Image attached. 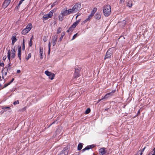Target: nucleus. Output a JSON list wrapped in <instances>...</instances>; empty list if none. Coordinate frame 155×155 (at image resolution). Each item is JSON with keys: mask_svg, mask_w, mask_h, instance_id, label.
<instances>
[{"mask_svg": "<svg viewBox=\"0 0 155 155\" xmlns=\"http://www.w3.org/2000/svg\"><path fill=\"white\" fill-rule=\"evenodd\" d=\"M111 12V7L110 5H107L104 6L103 13L105 16L108 17L110 14Z\"/></svg>", "mask_w": 155, "mask_h": 155, "instance_id": "nucleus-1", "label": "nucleus"}, {"mask_svg": "<svg viewBox=\"0 0 155 155\" xmlns=\"http://www.w3.org/2000/svg\"><path fill=\"white\" fill-rule=\"evenodd\" d=\"M81 8V3H76L72 7V9H70L72 13H75L78 11Z\"/></svg>", "mask_w": 155, "mask_h": 155, "instance_id": "nucleus-2", "label": "nucleus"}, {"mask_svg": "<svg viewBox=\"0 0 155 155\" xmlns=\"http://www.w3.org/2000/svg\"><path fill=\"white\" fill-rule=\"evenodd\" d=\"M32 28L31 24L29 23L27 25L26 27L25 28L21 31V33L23 35H26L28 33Z\"/></svg>", "mask_w": 155, "mask_h": 155, "instance_id": "nucleus-3", "label": "nucleus"}, {"mask_svg": "<svg viewBox=\"0 0 155 155\" xmlns=\"http://www.w3.org/2000/svg\"><path fill=\"white\" fill-rule=\"evenodd\" d=\"M15 47L12 48L10 51V55L12 54L11 57L12 58H14L15 56V53L16 52V49H15Z\"/></svg>", "mask_w": 155, "mask_h": 155, "instance_id": "nucleus-4", "label": "nucleus"}, {"mask_svg": "<svg viewBox=\"0 0 155 155\" xmlns=\"http://www.w3.org/2000/svg\"><path fill=\"white\" fill-rule=\"evenodd\" d=\"M72 12L70 9H69L68 10H66L63 11L61 13V14L62 16H65L69 14H72Z\"/></svg>", "mask_w": 155, "mask_h": 155, "instance_id": "nucleus-5", "label": "nucleus"}, {"mask_svg": "<svg viewBox=\"0 0 155 155\" xmlns=\"http://www.w3.org/2000/svg\"><path fill=\"white\" fill-rule=\"evenodd\" d=\"M52 16L51 14H50L49 12L48 14L44 15L43 18L42 20L45 21L47 20L48 18H51Z\"/></svg>", "mask_w": 155, "mask_h": 155, "instance_id": "nucleus-6", "label": "nucleus"}, {"mask_svg": "<svg viewBox=\"0 0 155 155\" xmlns=\"http://www.w3.org/2000/svg\"><path fill=\"white\" fill-rule=\"evenodd\" d=\"M112 54V52L110 51V50L109 49L106 52V54L105 56L104 59L107 58H111V56Z\"/></svg>", "mask_w": 155, "mask_h": 155, "instance_id": "nucleus-7", "label": "nucleus"}, {"mask_svg": "<svg viewBox=\"0 0 155 155\" xmlns=\"http://www.w3.org/2000/svg\"><path fill=\"white\" fill-rule=\"evenodd\" d=\"M21 47L20 46L18 47V57L19 58V60H21Z\"/></svg>", "mask_w": 155, "mask_h": 155, "instance_id": "nucleus-8", "label": "nucleus"}, {"mask_svg": "<svg viewBox=\"0 0 155 155\" xmlns=\"http://www.w3.org/2000/svg\"><path fill=\"white\" fill-rule=\"evenodd\" d=\"M11 0H5L3 4V8H6L9 5L11 2Z\"/></svg>", "mask_w": 155, "mask_h": 155, "instance_id": "nucleus-9", "label": "nucleus"}, {"mask_svg": "<svg viewBox=\"0 0 155 155\" xmlns=\"http://www.w3.org/2000/svg\"><path fill=\"white\" fill-rule=\"evenodd\" d=\"M12 65V64L10 62H9L7 66H6L5 68H3L2 69V72H3L4 70H5L6 68V70H7V71H10L11 69V67Z\"/></svg>", "mask_w": 155, "mask_h": 155, "instance_id": "nucleus-10", "label": "nucleus"}, {"mask_svg": "<svg viewBox=\"0 0 155 155\" xmlns=\"http://www.w3.org/2000/svg\"><path fill=\"white\" fill-rule=\"evenodd\" d=\"M94 145H88L86 147L84 148L82 150V152H84L86 150H88L89 149L92 148L94 147Z\"/></svg>", "mask_w": 155, "mask_h": 155, "instance_id": "nucleus-11", "label": "nucleus"}, {"mask_svg": "<svg viewBox=\"0 0 155 155\" xmlns=\"http://www.w3.org/2000/svg\"><path fill=\"white\" fill-rule=\"evenodd\" d=\"M39 50L40 58V59H42L43 58L44 56L43 48H42L40 47L39 48Z\"/></svg>", "mask_w": 155, "mask_h": 155, "instance_id": "nucleus-12", "label": "nucleus"}, {"mask_svg": "<svg viewBox=\"0 0 155 155\" xmlns=\"http://www.w3.org/2000/svg\"><path fill=\"white\" fill-rule=\"evenodd\" d=\"M105 149V148H101L99 149V152L101 153L102 155H103L106 153Z\"/></svg>", "mask_w": 155, "mask_h": 155, "instance_id": "nucleus-13", "label": "nucleus"}, {"mask_svg": "<svg viewBox=\"0 0 155 155\" xmlns=\"http://www.w3.org/2000/svg\"><path fill=\"white\" fill-rule=\"evenodd\" d=\"M76 26H73V24L70 27L68 30L67 31V32H71L73 31L74 28H75Z\"/></svg>", "mask_w": 155, "mask_h": 155, "instance_id": "nucleus-14", "label": "nucleus"}, {"mask_svg": "<svg viewBox=\"0 0 155 155\" xmlns=\"http://www.w3.org/2000/svg\"><path fill=\"white\" fill-rule=\"evenodd\" d=\"M97 11V8H93V10L91 11V14H90V15H91V16H93L95 13Z\"/></svg>", "mask_w": 155, "mask_h": 155, "instance_id": "nucleus-15", "label": "nucleus"}, {"mask_svg": "<svg viewBox=\"0 0 155 155\" xmlns=\"http://www.w3.org/2000/svg\"><path fill=\"white\" fill-rule=\"evenodd\" d=\"M146 148V147H145L142 150H139L136 155H142V152L144 151V150Z\"/></svg>", "mask_w": 155, "mask_h": 155, "instance_id": "nucleus-16", "label": "nucleus"}, {"mask_svg": "<svg viewBox=\"0 0 155 155\" xmlns=\"http://www.w3.org/2000/svg\"><path fill=\"white\" fill-rule=\"evenodd\" d=\"M83 146V144L82 143H80L78 144V150H81L82 147Z\"/></svg>", "mask_w": 155, "mask_h": 155, "instance_id": "nucleus-17", "label": "nucleus"}, {"mask_svg": "<svg viewBox=\"0 0 155 155\" xmlns=\"http://www.w3.org/2000/svg\"><path fill=\"white\" fill-rule=\"evenodd\" d=\"M81 21V19H80L77 21H76L73 24V26H75L76 27V26L78 25V24L80 23Z\"/></svg>", "mask_w": 155, "mask_h": 155, "instance_id": "nucleus-18", "label": "nucleus"}, {"mask_svg": "<svg viewBox=\"0 0 155 155\" xmlns=\"http://www.w3.org/2000/svg\"><path fill=\"white\" fill-rule=\"evenodd\" d=\"M95 17L96 19L99 20L101 18V15L100 13H97L95 14Z\"/></svg>", "mask_w": 155, "mask_h": 155, "instance_id": "nucleus-19", "label": "nucleus"}, {"mask_svg": "<svg viewBox=\"0 0 155 155\" xmlns=\"http://www.w3.org/2000/svg\"><path fill=\"white\" fill-rule=\"evenodd\" d=\"M110 93H108L107 94L102 98V99H105L111 96L110 95Z\"/></svg>", "mask_w": 155, "mask_h": 155, "instance_id": "nucleus-20", "label": "nucleus"}, {"mask_svg": "<svg viewBox=\"0 0 155 155\" xmlns=\"http://www.w3.org/2000/svg\"><path fill=\"white\" fill-rule=\"evenodd\" d=\"M7 57L8 58L9 60V62H10V50H9L8 51L7 53Z\"/></svg>", "mask_w": 155, "mask_h": 155, "instance_id": "nucleus-21", "label": "nucleus"}, {"mask_svg": "<svg viewBox=\"0 0 155 155\" xmlns=\"http://www.w3.org/2000/svg\"><path fill=\"white\" fill-rule=\"evenodd\" d=\"M132 3L131 1H129L127 3V6L130 8L132 7Z\"/></svg>", "mask_w": 155, "mask_h": 155, "instance_id": "nucleus-22", "label": "nucleus"}, {"mask_svg": "<svg viewBox=\"0 0 155 155\" xmlns=\"http://www.w3.org/2000/svg\"><path fill=\"white\" fill-rule=\"evenodd\" d=\"M148 155H155V147L153 150L149 153Z\"/></svg>", "mask_w": 155, "mask_h": 155, "instance_id": "nucleus-23", "label": "nucleus"}, {"mask_svg": "<svg viewBox=\"0 0 155 155\" xmlns=\"http://www.w3.org/2000/svg\"><path fill=\"white\" fill-rule=\"evenodd\" d=\"M80 76L79 73H74V79H77V78Z\"/></svg>", "mask_w": 155, "mask_h": 155, "instance_id": "nucleus-24", "label": "nucleus"}, {"mask_svg": "<svg viewBox=\"0 0 155 155\" xmlns=\"http://www.w3.org/2000/svg\"><path fill=\"white\" fill-rule=\"evenodd\" d=\"M51 42H49L48 46V54H49L50 52V49H51Z\"/></svg>", "mask_w": 155, "mask_h": 155, "instance_id": "nucleus-25", "label": "nucleus"}, {"mask_svg": "<svg viewBox=\"0 0 155 155\" xmlns=\"http://www.w3.org/2000/svg\"><path fill=\"white\" fill-rule=\"evenodd\" d=\"M45 74L48 76H49L51 75L52 73H51L50 72L48 71H45Z\"/></svg>", "mask_w": 155, "mask_h": 155, "instance_id": "nucleus-26", "label": "nucleus"}, {"mask_svg": "<svg viewBox=\"0 0 155 155\" xmlns=\"http://www.w3.org/2000/svg\"><path fill=\"white\" fill-rule=\"evenodd\" d=\"M49 78L51 80H52L54 77V74H52L51 75L49 76Z\"/></svg>", "mask_w": 155, "mask_h": 155, "instance_id": "nucleus-27", "label": "nucleus"}, {"mask_svg": "<svg viewBox=\"0 0 155 155\" xmlns=\"http://www.w3.org/2000/svg\"><path fill=\"white\" fill-rule=\"evenodd\" d=\"M56 9H57V8H55V9H53V10H51V11L49 12V13L50 14H51V15L53 16V13H54V12H55L56 11Z\"/></svg>", "mask_w": 155, "mask_h": 155, "instance_id": "nucleus-28", "label": "nucleus"}, {"mask_svg": "<svg viewBox=\"0 0 155 155\" xmlns=\"http://www.w3.org/2000/svg\"><path fill=\"white\" fill-rule=\"evenodd\" d=\"M58 4V2L57 1H55L51 5V7L52 8L55 5H57Z\"/></svg>", "mask_w": 155, "mask_h": 155, "instance_id": "nucleus-29", "label": "nucleus"}, {"mask_svg": "<svg viewBox=\"0 0 155 155\" xmlns=\"http://www.w3.org/2000/svg\"><path fill=\"white\" fill-rule=\"evenodd\" d=\"M92 17V16H91V15H90L89 16L88 18H87V19H86L84 21V23L86 22L87 21H89V20H90L91 19V18Z\"/></svg>", "mask_w": 155, "mask_h": 155, "instance_id": "nucleus-30", "label": "nucleus"}, {"mask_svg": "<svg viewBox=\"0 0 155 155\" xmlns=\"http://www.w3.org/2000/svg\"><path fill=\"white\" fill-rule=\"evenodd\" d=\"M91 111V109L90 108H87L85 111V114H89Z\"/></svg>", "mask_w": 155, "mask_h": 155, "instance_id": "nucleus-31", "label": "nucleus"}, {"mask_svg": "<svg viewBox=\"0 0 155 155\" xmlns=\"http://www.w3.org/2000/svg\"><path fill=\"white\" fill-rule=\"evenodd\" d=\"M62 29L61 28L59 27L57 29V34H59L60 33Z\"/></svg>", "mask_w": 155, "mask_h": 155, "instance_id": "nucleus-32", "label": "nucleus"}, {"mask_svg": "<svg viewBox=\"0 0 155 155\" xmlns=\"http://www.w3.org/2000/svg\"><path fill=\"white\" fill-rule=\"evenodd\" d=\"M63 16H62V15L61 16V15H59L58 16L59 20L60 21H62L63 20Z\"/></svg>", "mask_w": 155, "mask_h": 155, "instance_id": "nucleus-33", "label": "nucleus"}, {"mask_svg": "<svg viewBox=\"0 0 155 155\" xmlns=\"http://www.w3.org/2000/svg\"><path fill=\"white\" fill-rule=\"evenodd\" d=\"M22 49L23 50H25V41L24 39H23V42H22Z\"/></svg>", "mask_w": 155, "mask_h": 155, "instance_id": "nucleus-34", "label": "nucleus"}, {"mask_svg": "<svg viewBox=\"0 0 155 155\" xmlns=\"http://www.w3.org/2000/svg\"><path fill=\"white\" fill-rule=\"evenodd\" d=\"M65 35V32H62V33H61V36L60 37L59 39H62L64 36Z\"/></svg>", "mask_w": 155, "mask_h": 155, "instance_id": "nucleus-35", "label": "nucleus"}, {"mask_svg": "<svg viewBox=\"0 0 155 155\" xmlns=\"http://www.w3.org/2000/svg\"><path fill=\"white\" fill-rule=\"evenodd\" d=\"M57 42L56 39H53L52 41V45L53 46H54Z\"/></svg>", "mask_w": 155, "mask_h": 155, "instance_id": "nucleus-36", "label": "nucleus"}, {"mask_svg": "<svg viewBox=\"0 0 155 155\" xmlns=\"http://www.w3.org/2000/svg\"><path fill=\"white\" fill-rule=\"evenodd\" d=\"M31 57V53H29L27 57L26 58V59L28 60L29 59V58H30Z\"/></svg>", "mask_w": 155, "mask_h": 155, "instance_id": "nucleus-37", "label": "nucleus"}, {"mask_svg": "<svg viewBox=\"0 0 155 155\" xmlns=\"http://www.w3.org/2000/svg\"><path fill=\"white\" fill-rule=\"evenodd\" d=\"M68 149V147H65L62 150V151H63V152L64 153H65V151H66Z\"/></svg>", "mask_w": 155, "mask_h": 155, "instance_id": "nucleus-38", "label": "nucleus"}, {"mask_svg": "<svg viewBox=\"0 0 155 155\" xmlns=\"http://www.w3.org/2000/svg\"><path fill=\"white\" fill-rule=\"evenodd\" d=\"M32 45V39H30V41L29 42V45L30 47H31Z\"/></svg>", "mask_w": 155, "mask_h": 155, "instance_id": "nucleus-39", "label": "nucleus"}, {"mask_svg": "<svg viewBox=\"0 0 155 155\" xmlns=\"http://www.w3.org/2000/svg\"><path fill=\"white\" fill-rule=\"evenodd\" d=\"M19 104V102L18 100H17L16 101H14L13 103V104L14 105H15L17 104Z\"/></svg>", "mask_w": 155, "mask_h": 155, "instance_id": "nucleus-40", "label": "nucleus"}, {"mask_svg": "<svg viewBox=\"0 0 155 155\" xmlns=\"http://www.w3.org/2000/svg\"><path fill=\"white\" fill-rule=\"evenodd\" d=\"M80 70L79 69H75L74 73H79Z\"/></svg>", "mask_w": 155, "mask_h": 155, "instance_id": "nucleus-41", "label": "nucleus"}, {"mask_svg": "<svg viewBox=\"0 0 155 155\" xmlns=\"http://www.w3.org/2000/svg\"><path fill=\"white\" fill-rule=\"evenodd\" d=\"M17 39H12V45H14L15 42L16 41Z\"/></svg>", "mask_w": 155, "mask_h": 155, "instance_id": "nucleus-42", "label": "nucleus"}, {"mask_svg": "<svg viewBox=\"0 0 155 155\" xmlns=\"http://www.w3.org/2000/svg\"><path fill=\"white\" fill-rule=\"evenodd\" d=\"M121 23L122 24L123 26H124L126 23V21H123L121 22Z\"/></svg>", "mask_w": 155, "mask_h": 155, "instance_id": "nucleus-43", "label": "nucleus"}, {"mask_svg": "<svg viewBox=\"0 0 155 155\" xmlns=\"http://www.w3.org/2000/svg\"><path fill=\"white\" fill-rule=\"evenodd\" d=\"M115 91V90H113L111 92H110L109 93H110V96H112L113 95V94L114 93Z\"/></svg>", "mask_w": 155, "mask_h": 155, "instance_id": "nucleus-44", "label": "nucleus"}, {"mask_svg": "<svg viewBox=\"0 0 155 155\" xmlns=\"http://www.w3.org/2000/svg\"><path fill=\"white\" fill-rule=\"evenodd\" d=\"M25 0H21L19 3L18 4V6H19Z\"/></svg>", "mask_w": 155, "mask_h": 155, "instance_id": "nucleus-45", "label": "nucleus"}, {"mask_svg": "<svg viewBox=\"0 0 155 155\" xmlns=\"http://www.w3.org/2000/svg\"><path fill=\"white\" fill-rule=\"evenodd\" d=\"M77 35H78V34L77 33H76V34H74V36H73V37L72 38V39H75V38H76L77 37Z\"/></svg>", "mask_w": 155, "mask_h": 155, "instance_id": "nucleus-46", "label": "nucleus"}, {"mask_svg": "<svg viewBox=\"0 0 155 155\" xmlns=\"http://www.w3.org/2000/svg\"><path fill=\"white\" fill-rule=\"evenodd\" d=\"M9 84H9V83L5 84H4V87H7L8 86Z\"/></svg>", "mask_w": 155, "mask_h": 155, "instance_id": "nucleus-47", "label": "nucleus"}, {"mask_svg": "<svg viewBox=\"0 0 155 155\" xmlns=\"http://www.w3.org/2000/svg\"><path fill=\"white\" fill-rule=\"evenodd\" d=\"M4 64L3 62L0 63V66L4 67Z\"/></svg>", "mask_w": 155, "mask_h": 155, "instance_id": "nucleus-48", "label": "nucleus"}, {"mask_svg": "<svg viewBox=\"0 0 155 155\" xmlns=\"http://www.w3.org/2000/svg\"><path fill=\"white\" fill-rule=\"evenodd\" d=\"M11 39H16V36L15 35L12 36Z\"/></svg>", "mask_w": 155, "mask_h": 155, "instance_id": "nucleus-49", "label": "nucleus"}, {"mask_svg": "<svg viewBox=\"0 0 155 155\" xmlns=\"http://www.w3.org/2000/svg\"><path fill=\"white\" fill-rule=\"evenodd\" d=\"M124 1V0H120V3H123Z\"/></svg>", "mask_w": 155, "mask_h": 155, "instance_id": "nucleus-50", "label": "nucleus"}, {"mask_svg": "<svg viewBox=\"0 0 155 155\" xmlns=\"http://www.w3.org/2000/svg\"><path fill=\"white\" fill-rule=\"evenodd\" d=\"M14 78H13L12 80L9 82V84H10L12 83L13 82V81H14Z\"/></svg>", "mask_w": 155, "mask_h": 155, "instance_id": "nucleus-51", "label": "nucleus"}, {"mask_svg": "<svg viewBox=\"0 0 155 155\" xmlns=\"http://www.w3.org/2000/svg\"><path fill=\"white\" fill-rule=\"evenodd\" d=\"M6 58L7 57L6 56H4L3 58V60H5L6 59Z\"/></svg>", "mask_w": 155, "mask_h": 155, "instance_id": "nucleus-52", "label": "nucleus"}, {"mask_svg": "<svg viewBox=\"0 0 155 155\" xmlns=\"http://www.w3.org/2000/svg\"><path fill=\"white\" fill-rule=\"evenodd\" d=\"M8 71H7V70H6V71H5V75L6 76L7 74V73Z\"/></svg>", "mask_w": 155, "mask_h": 155, "instance_id": "nucleus-53", "label": "nucleus"}, {"mask_svg": "<svg viewBox=\"0 0 155 155\" xmlns=\"http://www.w3.org/2000/svg\"><path fill=\"white\" fill-rule=\"evenodd\" d=\"M21 72V71L20 70H17V73H19Z\"/></svg>", "mask_w": 155, "mask_h": 155, "instance_id": "nucleus-54", "label": "nucleus"}, {"mask_svg": "<svg viewBox=\"0 0 155 155\" xmlns=\"http://www.w3.org/2000/svg\"><path fill=\"white\" fill-rule=\"evenodd\" d=\"M3 109H10V107H7L3 108Z\"/></svg>", "mask_w": 155, "mask_h": 155, "instance_id": "nucleus-55", "label": "nucleus"}, {"mask_svg": "<svg viewBox=\"0 0 155 155\" xmlns=\"http://www.w3.org/2000/svg\"><path fill=\"white\" fill-rule=\"evenodd\" d=\"M55 122V121H54L49 126V127H50L51 126L52 124H54Z\"/></svg>", "mask_w": 155, "mask_h": 155, "instance_id": "nucleus-56", "label": "nucleus"}, {"mask_svg": "<svg viewBox=\"0 0 155 155\" xmlns=\"http://www.w3.org/2000/svg\"><path fill=\"white\" fill-rule=\"evenodd\" d=\"M103 99H99L98 101V102H97V103H98L99 102H100L102 100H103Z\"/></svg>", "mask_w": 155, "mask_h": 155, "instance_id": "nucleus-57", "label": "nucleus"}, {"mask_svg": "<svg viewBox=\"0 0 155 155\" xmlns=\"http://www.w3.org/2000/svg\"><path fill=\"white\" fill-rule=\"evenodd\" d=\"M77 15H78V16H79L81 15V14L80 13H78Z\"/></svg>", "mask_w": 155, "mask_h": 155, "instance_id": "nucleus-58", "label": "nucleus"}, {"mask_svg": "<svg viewBox=\"0 0 155 155\" xmlns=\"http://www.w3.org/2000/svg\"><path fill=\"white\" fill-rule=\"evenodd\" d=\"M78 16L77 15L76 17V19L77 20V18L78 17Z\"/></svg>", "mask_w": 155, "mask_h": 155, "instance_id": "nucleus-59", "label": "nucleus"}, {"mask_svg": "<svg viewBox=\"0 0 155 155\" xmlns=\"http://www.w3.org/2000/svg\"><path fill=\"white\" fill-rule=\"evenodd\" d=\"M61 39H59V40L58 41V42H60L61 41Z\"/></svg>", "mask_w": 155, "mask_h": 155, "instance_id": "nucleus-60", "label": "nucleus"}, {"mask_svg": "<svg viewBox=\"0 0 155 155\" xmlns=\"http://www.w3.org/2000/svg\"><path fill=\"white\" fill-rule=\"evenodd\" d=\"M5 71H6V68L5 69V70H4L3 71L2 73H3L4 72V71L5 72Z\"/></svg>", "mask_w": 155, "mask_h": 155, "instance_id": "nucleus-61", "label": "nucleus"}, {"mask_svg": "<svg viewBox=\"0 0 155 155\" xmlns=\"http://www.w3.org/2000/svg\"><path fill=\"white\" fill-rule=\"evenodd\" d=\"M19 6H18V5L16 7L17 8H18V7H19Z\"/></svg>", "mask_w": 155, "mask_h": 155, "instance_id": "nucleus-62", "label": "nucleus"}, {"mask_svg": "<svg viewBox=\"0 0 155 155\" xmlns=\"http://www.w3.org/2000/svg\"><path fill=\"white\" fill-rule=\"evenodd\" d=\"M122 38V37H121V36L118 39H120V38Z\"/></svg>", "mask_w": 155, "mask_h": 155, "instance_id": "nucleus-63", "label": "nucleus"}, {"mask_svg": "<svg viewBox=\"0 0 155 155\" xmlns=\"http://www.w3.org/2000/svg\"><path fill=\"white\" fill-rule=\"evenodd\" d=\"M140 111H138V113H140Z\"/></svg>", "mask_w": 155, "mask_h": 155, "instance_id": "nucleus-64", "label": "nucleus"}]
</instances>
